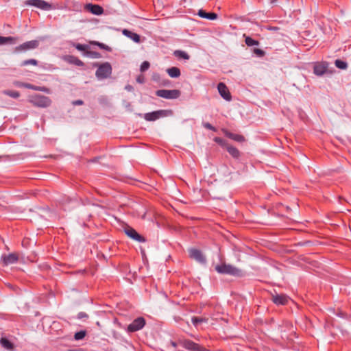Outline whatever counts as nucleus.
Here are the masks:
<instances>
[{
    "mask_svg": "<svg viewBox=\"0 0 351 351\" xmlns=\"http://www.w3.org/2000/svg\"><path fill=\"white\" fill-rule=\"evenodd\" d=\"M222 132L226 137H228L233 141H235L239 142V143H242V142L245 141V137L241 134H234V133L228 131L226 129H223Z\"/></svg>",
    "mask_w": 351,
    "mask_h": 351,
    "instance_id": "a211bd4d",
    "label": "nucleus"
},
{
    "mask_svg": "<svg viewBox=\"0 0 351 351\" xmlns=\"http://www.w3.org/2000/svg\"><path fill=\"white\" fill-rule=\"evenodd\" d=\"M28 64H32V65H34V66H37L38 65V61L35 59H29V60H25L24 61L22 62L21 63V66H27Z\"/></svg>",
    "mask_w": 351,
    "mask_h": 351,
    "instance_id": "72a5a7b5",
    "label": "nucleus"
},
{
    "mask_svg": "<svg viewBox=\"0 0 351 351\" xmlns=\"http://www.w3.org/2000/svg\"><path fill=\"white\" fill-rule=\"evenodd\" d=\"M171 344L173 346L176 347V343L175 342H171Z\"/></svg>",
    "mask_w": 351,
    "mask_h": 351,
    "instance_id": "a18cd8bd",
    "label": "nucleus"
},
{
    "mask_svg": "<svg viewBox=\"0 0 351 351\" xmlns=\"http://www.w3.org/2000/svg\"><path fill=\"white\" fill-rule=\"evenodd\" d=\"M207 321V318L200 317H193L191 319V322L195 326H197L200 323L206 322Z\"/></svg>",
    "mask_w": 351,
    "mask_h": 351,
    "instance_id": "7c9ffc66",
    "label": "nucleus"
},
{
    "mask_svg": "<svg viewBox=\"0 0 351 351\" xmlns=\"http://www.w3.org/2000/svg\"><path fill=\"white\" fill-rule=\"evenodd\" d=\"M173 54L178 58H182L184 60H189L190 58V56L186 52L182 50H176L174 51Z\"/></svg>",
    "mask_w": 351,
    "mask_h": 351,
    "instance_id": "bb28decb",
    "label": "nucleus"
},
{
    "mask_svg": "<svg viewBox=\"0 0 351 351\" xmlns=\"http://www.w3.org/2000/svg\"><path fill=\"white\" fill-rule=\"evenodd\" d=\"M3 93L14 99L20 97L19 92L16 90H5L3 91Z\"/></svg>",
    "mask_w": 351,
    "mask_h": 351,
    "instance_id": "c85d7f7f",
    "label": "nucleus"
},
{
    "mask_svg": "<svg viewBox=\"0 0 351 351\" xmlns=\"http://www.w3.org/2000/svg\"><path fill=\"white\" fill-rule=\"evenodd\" d=\"M197 15L201 18H204V19H206L212 20V21L217 19L218 17V15L216 13L212 12H207L202 9L199 10V11L197 12Z\"/></svg>",
    "mask_w": 351,
    "mask_h": 351,
    "instance_id": "6ab92c4d",
    "label": "nucleus"
},
{
    "mask_svg": "<svg viewBox=\"0 0 351 351\" xmlns=\"http://www.w3.org/2000/svg\"><path fill=\"white\" fill-rule=\"evenodd\" d=\"M0 343L1 346L8 349V350H13L14 349V344L8 339L5 337H2L0 339Z\"/></svg>",
    "mask_w": 351,
    "mask_h": 351,
    "instance_id": "393cba45",
    "label": "nucleus"
},
{
    "mask_svg": "<svg viewBox=\"0 0 351 351\" xmlns=\"http://www.w3.org/2000/svg\"><path fill=\"white\" fill-rule=\"evenodd\" d=\"M183 347L189 351H210L191 340H184L183 341Z\"/></svg>",
    "mask_w": 351,
    "mask_h": 351,
    "instance_id": "ddd939ff",
    "label": "nucleus"
},
{
    "mask_svg": "<svg viewBox=\"0 0 351 351\" xmlns=\"http://www.w3.org/2000/svg\"><path fill=\"white\" fill-rule=\"evenodd\" d=\"M180 95L181 92L177 89H160L156 91V96L168 99H177L180 96Z\"/></svg>",
    "mask_w": 351,
    "mask_h": 351,
    "instance_id": "39448f33",
    "label": "nucleus"
},
{
    "mask_svg": "<svg viewBox=\"0 0 351 351\" xmlns=\"http://www.w3.org/2000/svg\"><path fill=\"white\" fill-rule=\"evenodd\" d=\"M203 126L208 129V130H212L213 132H215L216 131V128L213 126L210 123H203Z\"/></svg>",
    "mask_w": 351,
    "mask_h": 351,
    "instance_id": "4c0bfd02",
    "label": "nucleus"
},
{
    "mask_svg": "<svg viewBox=\"0 0 351 351\" xmlns=\"http://www.w3.org/2000/svg\"><path fill=\"white\" fill-rule=\"evenodd\" d=\"M228 152L234 158H239L240 157V152L239 150L236 148L235 147H233L232 145H227L226 148Z\"/></svg>",
    "mask_w": 351,
    "mask_h": 351,
    "instance_id": "b1692460",
    "label": "nucleus"
},
{
    "mask_svg": "<svg viewBox=\"0 0 351 351\" xmlns=\"http://www.w3.org/2000/svg\"><path fill=\"white\" fill-rule=\"evenodd\" d=\"M125 88H126L127 90H131L132 89V87L131 86L128 85V86H127L125 87Z\"/></svg>",
    "mask_w": 351,
    "mask_h": 351,
    "instance_id": "c03bdc74",
    "label": "nucleus"
},
{
    "mask_svg": "<svg viewBox=\"0 0 351 351\" xmlns=\"http://www.w3.org/2000/svg\"><path fill=\"white\" fill-rule=\"evenodd\" d=\"M85 8L87 11L95 15H101L104 12L103 8L97 4L88 3L86 5Z\"/></svg>",
    "mask_w": 351,
    "mask_h": 351,
    "instance_id": "f3484780",
    "label": "nucleus"
},
{
    "mask_svg": "<svg viewBox=\"0 0 351 351\" xmlns=\"http://www.w3.org/2000/svg\"><path fill=\"white\" fill-rule=\"evenodd\" d=\"M243 37L245 38V45L248 47H252L254 45H259V41L252 38L250 36L243 34Z\"/></svg>",
    "mask_w": 351,
    "mask_h": 351,
    "instance_id": "a878e982",
    "label": "nucleus"
},
{
    "mask_svg": "<svg viewBox=\"0 0 351 351\" xmlns=\"http://www.w3.org/2000/svg\"><path fill=\"white\" fill-rule=\"evenodd\" d=\"M84 55L91 58H101L102 57L99 52L90 50L86 51Z\"/></svg>",
    "mask_w": 351,
    "mask_h": 351,
    "instance_id": "cd10ccee",
    "label": "nucleus"
},
{
    "mask_svg": "<svg viewBox=\"0 0 351 351\" xmlns=\"http://www.w3.org/2000/svg\"><path fill=\"white\" fill-rule=\"evenodd\" d=\"M99 47L100 49H105V50H106L108 51H112L111 47H110L109 46H108V45H105V44H104L102 43H100Z\"/></svg>",
    "mask_w": 351,
    "mask_h": 351,
    "instance_id": "58836bf2",
    "label": "nucleus"
},
{
    "mask_svg": "<svg viewBox=\"0 0 351 351\" xmlns=\"http://www.w3.org/2000/svg\"><path fill=\"white\" fill-rule=\"evenodd\" d=\"M189 254L190 258L195 260L197 262L201 264H206V258L201 250L196 248H191L189 250Z\"/></svg>",
    "mask_w": 351,
    "mask_h": 351,
    "instance_id": "1a4fd4ad",
    "label": "nucleus"
},
{
    "mask_svg": "<svg viewBox=\"0 0 351 351\" xmlns=\"http://www.w3.org/2000/svg\"><path fill=\"white\" fill-rule=\"evenodd\" d=\"M149 66H150L149 62L147 61H144L141 65L140 70L141 72H145L149 68Z\"/></svg>",
    "mask_w": 351,
    "mask_h": 351,
    "instance_id": "c9c22d12",
    "label": "nucleus"
},
{
    "mask_svg": "<svg viewBox=\"0 0 351 351\" xmlns=\"http://www.w3.org/2000/svg\"><path fill=\"white\" fill-rule=\"evenodd\" d=\"M146 321L144 317H138L134 319L131 324L128 326L127 331L128 332H134L141 330L145 325Z\"/></svg>",
    "mask_w": 351,
    "mask_h": 351,
    "instance_id": "423d86ee",
    "label": "nucleus"
},
{
    "mask_svg": "<svg viewBox=\"0 0 351 351\" xmlns=\"http://www.w3.org/2000/svg\"><path fill=\"white\" fill-rule=\"evenodd\" d=\"M215 271L221 274H228L234 277H243L244 272L232 265L222 263L215 267Z\"/></svg>",
    "mask_w": 351,
    "mask_h": 351,
    "instance_id": "f257e3e1",
    "label": "nucleus"
},
{
    "mask_svg": "<svg viewBox=\"0 0 351 351\" xmlns=\"http://www.w3.org/2000/svg\"><path fill=\"white\" fill-rule=\"evenodd\" d=\"M335 65L340 69H346L348 68V63L340 59H337L335 61Z\"/></svg>",
    "mask_w": 351,
    "mask_h": 351,
    "instance_id": "c756f323",
    "label": "nucleus"
},
{
    "mask_svg": "<svg viewBox=\"0 0 351 351\" xmlns=\"http://www.w3.org/2000/svg\"><path fill=\"white\" fill-rule=\"evenodd\" d=\"M19 259V254L17 252L10 253L9 254H3L1 256V261L3 265L16 263Z\"/></svg>",
    "mask_w": 351,
    "mask_h": 351,
    "instance_id": "f8f14e48",
    "label": "nucleus"
},
{
    "mask_svg": "<svg viewBox=\"0 0 351 351\" xmlns=\"http://www.w3.org/2000/svg\"><path fill=\"white\" fill-rule=\"evenodd\" d=\"M90 44L93 45L99 46L100 43L98 41H91Z\"/></svg>",
    "mask_w": 351,
    "mask_h": 351,
    "instance_id": "37998d69",
    "label": "nucleus"
},
{
    "mask_svg": "<svg viewBox=\"0 0 351 351\" xmlns=\"http://www.w3.org/2000/svg\"><path fill=\"white\" fill-rule=\"evenodd\" d=\"M122 33L124 36H127L128 38H130L131 40H132L133 41H134L135 43H140L141 42V37L140 36L135 33V32H133L129 29H123L122 31Z\"/></svg>",
    "mask_w": 351,
    "mask_h": 351,
    "instance_id": "aec40b11",
    "label": "nucleus"
},
{
    "mask_svg": "<svg viewBox=\"0 0 351 351\" xmlns=\"http://www.w3.org/2000/svg\"><path fill=\"white\" fill-rule=\"evenodd\" d=\"M26 4L36 7L43 10H50L53 8V6L51 4L44 0H28L27 1Z\"/></svg>",
    "mask_w": 351,
    "mask_h": 351,
    "instance_id": "9d476101",
    "label": "nucleus"
},
{
    "mask_svg": "<svg viewBox=\"0 0 351 351\" xmlns=\"http://www.w3.org/2000/svg\"><path fill=\"white\" fill-rule=\"evenodd\" d=\"M73 46L78 51H83L84 53H85L86 51H88V45H82V44H80V43L74 44Z\"/></svg>",
    "mask_w": 351,
    "mask_h": 351,
    "instance_id": "473e14b6",
    "label": "nucleus"
},
{
    "mask_svg": "<svg viewBox=\"0 0 351 351\" xmlns=\"http://www.w3.org/2000/svg\"><path fill=\"white\" fill-rule=\"evenodd\" d=\"M136 81L141 84L143 83L144 82V77L143 75L138 76L136 78Z\"/></svg>",
    "mask_w": 351,
    "mask_h": 351,
    "instance_id": "79ce46f5",
    "label": "nucleus"
},
{
    "mask_svg": "<svg viewBox=\"0 0 351 351\" xmlns=\"http://www.w3.org/2000/svg\"><path fill=\"white\" fill-rule=\"evenodd\" d=\"M29 102L39 108H47L51 104V100L49 97L36 94L29 99Z\"/></svg>",
    "mask_w": 351,
    "mask_h": 351,
    "instance_id": "7ed1b4c3",
    "label": "nucleus"
},
{
    "mask_svg": "<svg viewBox=\"0 0 351 351\" xmlns=\"http://www.w3.org/2000/svg\"><path fill=\"white\" fill-rule=\"evenodd\" d=\"M39 46V41L37 40H32L27 41L14 48V52L18 53L20 51H25L30 49H36Z\"/></svg>",
    "mask_w": 351,
    "mask_h": 351,
    "instance_id": "0eeeda50",
    "label": "nucleus"
},
{
    "mask_svg": "<svg viewBox=\"0 0 351 351\" xmlns=\"http://www.w3.org/2000/svg\"><path fill=\"white\" fill-rule=\"evenodd\" d=\"M64 60L69 64H72L76 66H82L84 65V63L80 60L77 57L74 56H66L64 58Z\"/></svg>",
    "mask_w": 351,
    "mask_h": 351,
    "instance_id": "412c9836",
    "label": "nucleus"
},
{
    "mask_svg": "<svg viewBox=\"0 0 351 351\" xmlns=\"http://www.w3.org/2000/svg\"><path fill=\"white\" fill-rule=\"evenodd\" d=\"M17 41H18V38H16V37H13V36L4 37V36H0V45H6V44L14 45V44H16L17 43Z\"/></svg>",
    "mask_w": 351,
    "mask_h": 351,
    "instance_id": "4be33fe9",
    "label": "nucleus"
},
{
    "mask_svg": "<svg viewBox=\"0 0 351 351\" xmlns=\"http://www.w3.org/2000/svg\"><path fill=\"white\" fill-rule=\"evenodd\" d=\"M170 114H171V110H158L144 114L143 118L147 121H154L161 117H167Z\"/></svg>",
    "mask_w": 351,
    "mask_h": 351,
    "instance_id": "20e7f679",
    "label": "nucleus"
},
{
    "mask_svg": "<svg viewBox=\"0 0 351 351\" xmlns=\"http://www.w3.org/2000/svg\"><path fill=\"white\" fill-rule=\"evenodd\" d=\"M87 317H88V315L84 312H80L77 314L78 319H83V318H87Z\"/></svg>",
    "mask_w": 351,
    "mask_h": 351,
    "instance_id": "ea45409f",
    "label": "nucleus"
},
{
    "mask_svg": "<svg viewBox=\"0 0 351 351\" xmlns=\"http://www.w3.org/2000/svg\"><path fill=\"white\" fill-rule=\"evenodd\" d=\"M14 85L17 87L27 88L34 90L45 91L47 89L45 87L37 86L33 85L32 84L21 82L19 81H15L14 82Z\"/></svg>",
    "mask_w": 351,
    "mask_h": 351,
    "instance_id": "dca6fc26",
    "label": "nucleus"
},
{
    "mask_svg": "<svg viewBox=\"0 0 351 351\" xmlns=\"http://www.w3.org/2000/svg\"><path fill=\"white\" fill-rule=\"evenodd\" d=\"M124 232L128 237L139 243H145L147 241L143 236L138 234L135 229L130 226H128L125 228Z\"/></svg>",
    "mask_w": 351,
    "mask_h": 351,
    "instance_id": "6e6552de",
    "label": "nucleus"
},
{
    "mask_svg": "<svg viewBox=\"0 0 351 351\" xmlns=\"http://www.w3.org/2000/svg\"><path fill=\"white\" fill-rule=\"evenodd\" d=\"M84 104V101L81 99L75 100L73 101V104L74 106H80Z\"/></svg>",
    "mask_w": 351,
    "mask_h": 351,
    "instance_id": "a19ab883",
    "label": "nucleus"
},
{
    "mask_svg": "<svg viewBox=\"0 0 351 351\" xmlns=\"http://www.w3.org/2000/svg\"><path fill=\"white\" fill-rule=\"evenodd\" d=\"M253 52L258 57H263L265 55V52L263 49L258 48H254Z\"/></svg>",
    "mask_w": 351,
    "mask_h": 351,
    "instance_id": "e433bc0d",
    "label": "nucleus"
},
{
    "mask_svg": "<svg viewBox=\"0 0 351 351\" xmlns=\"http://www.w3.org/2000/svg\"><path fill=\"white\" fill-rule=\"evenodd\" d=\"M167 73L171 77L176 78L180 76L181 72L179 68L173 66L167 69Z\"/></svg>",
    "mask_w": 351,
    "mask_h": 351,
    "instance_id": "5701e85b",
    "label": "nucleus"
},
{
    "mask_svg": "<svg viewBox=\"0 0 351 351\" xmlns=\"http://www.w3.org/2000/svg\"><path fill=\"white\" fill-rule=\"evenodd\" d=\"M86 335V332L84 331V330H81V331H79V332H77L75 335H74V337L76 340H80V339H82Z\"/></svg>",
    "mask_w": 351,
    "mask_h": 351,
    "instance_id": "f704fd0d",
    "label": "nucleus"
},
{
    "mask_svg": "<svg viewBox=\"0 0 351 351\" xmlns=\"http://www.w3.org/2000/svg\"><path fill=\"white\" fill-rule=\"evenodd\" d=\"M214 141L223 147L227 148V145H229L226 140L220 137H215Z\"/></svg>",
    "mask_w": 351,
    "mask_h": 351,
    "instance_id": "2f4dec72",
    "label": "nucleus"
},
{
    "mask_svg": "<svg viewBox=\"0 0 351 351\" xmlns=\"http://www.w3.org/2000/svg\"><path fill=\"white\" fill-rule=\"evenodd\" d=\"M328 65V62L325 61L315 62L313 66V73L317 76L323 75L326 73Z\"/></svg>",
    "mask_w": 351,
    "mask_h": 351,
    "instance_id": "9b49d317",
    "label": "nucleus"
},
{
    "mask_svg": "<svg viewBox=\"0 0 351 351\" xmlns=\"http://www.w3.org/2000/svg\"><path fill=\"white\" fill-rule=\"evenodd\" d=\"M217 89L221 97L225 100L230 101L232 100L231 93L227 86L223 83L219 82L217 85Z\"/></svg>",
    "mask_w": 351,
    "mask_h": 351,
    "instance_id": "4468645a",
    "label": "nucleus"
},
{
    "mask_svg": "<svg viewBox=\"0 0 351 351\" xmlns=\"http://www.w3.org/2000/svg\"><path fill=\"white\" fill-rule=\"evenodd\" d=\"M94 66L98 67L95 73V75L98 79L108 78L112 73V69L111 64L108 62L102 64L95 63Z\"/></svg>",
    "mask_w": 351,
    "mask_h": 351,
    "instance_id": "f03ea898",
    "label": "nucleus"
},
{
    "mask_svg": "<svg viewBox=\"0 0 351 351\" xmlns=\"http://www.w3.org/2000/svg\"><path fill=\"white\" fill-rule=\"evenodd\" d=\"M289 298L285 294H272L271 300L276 305H286Z\"/></svg>",
    "mask_w": 351,
    "mask_h": 351,
    "instance_id": "2eb2a0df",
    "label": "nucleus"
}]
</instances>
